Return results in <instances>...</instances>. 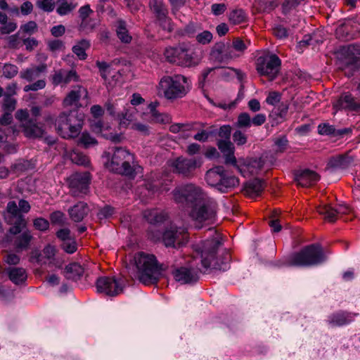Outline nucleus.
I'll return each instance as SVG.
<instances>
[{
    "label": "nucleus",
    "instance_id": "obj_1",
    "mask_svg": "<svg viewBox=\"0 0 360 360\" xmlns=\"http://www.w3.org/2000/svg\"><path fill=\"white\" fill-rule=\"evenodd\" d=\"M174 202L184 209H191L190 217L198 223H212L216 217L217 202L202 189L193 184L175 188L172 191Z\"/></svg>",
    "mask_w": 360,
    "mask_h": 360
},
{
    "label": "nucleus",
    "instance_id": "obj_2",
    "mask_svg": "<svg viewBox=\"0 0 360 360\" xmlns=\"http://www.w3.org/2000/svg\"><path fill=\"white\" fill-rule=\"evenodd\" d=\"M212 237L202 243V248L198 250L200 256L201 265L203 269H199L200 272H206L209 269L225 271L229 269L230 256L226 253L220 262L216 255L219 246L221 245V238L213 228L209 229Z\"/></svg>",
    "mask_w": 360,
    "mask_h": 360
},
{
    "label": "nucleus",
    "instance_id": "obj_3",
    "mask_svg": "<svg viewBox=\"0 0 360 360\" xmlns=\"http://www.w3.org/2000/svg\"><path fill=\"white\" fill-rule=\"evenodd\" d=\"M134 262L138 279L146 285L157 283L164 271L163 266L158 264L153 255L138 252L134 256Z\"/></svg>",
    "mask_w": 360,
    "mask_h": 360
},
{
    "label": "nucleus",
    "instance_id": "obj_4",
    "mask_svg": "<svg viewBox=\"0 0 360 360\" xmlns=\"http://www.w3.org/2000/svg\"><path fill=\"white\" fill-rule=\"evenodd\" d=\"M47 122H55L58 134L63 139H70L77 137L81 132L83 126V115L77 111L62 112L56 119L52 115L45 118Z\"/></svg>",
    "mask_w": 360,
    "mask_h": 360
},
{
    "label": "nucleus",
    "instance_id": "obj_5",
    "mask_svg": "<svg viewBox=\"0 0 360 360\" xmlns=\"http://www.w3.org/2000/svg\"><path fill=\"white\" fill-rule=\"evenodd\" d=\"M327 259V252H324L322 246L319 243H313L292 255L285 262L278 266H317L326 262Z\"/></svg>",
    "mask_w": 360,
    "mask_h": 360
},
{
    "label": "nucleus",
    "instance_id": "obj_6",
    "mask_svg": "<svg viewBox=\"0 0 360 360\" xmlns=\"http://www.w3.org/2000/svg\"><path fill=\"white\" fill-rule=\"evenodd\" d=\"M134 157L129 150L119 147L115 148L108 165V168L115 173L125 176H134L135 175Z\"/></svg>",
    "mask_w": 360,
    "mask_h": 360
},
{
    "label": "nucleus",
    "instance_id": "obj_7",
    "mask_svg": "<svg viewBox=\"0 0 360 360\" xmlns=\"http://www.w3.org/2000/svg\"><path fill=\"white\" fill-rule=\"evenodd\" d=\"M205 181L211 186L215 187L222 193L237 186L238 179L228 174L222 166H216L209 169L205 174Z\"/></svg>",
    "mask_w": 360,
    "mask_h": 360
},
{
    "label": "nucleus",
    "instance_id": "obj_8",
    "mask_svg": "<svg viewBox=\"0 0 360 360\" xmlns=\"http://www.w3.org/2000/svg\"><path fill=\"white\" fill-rule=\"evenodd\" d=\"M187 78L181 75L163 77L158 85V94L167 99L181 98L186 94Z\"/></svg>",
    "mask_w": 360,
    "mask_h": 360
},
{
    "label": "nucleus",
    "instance_id": "obj_9",
    "mask_svg": "<svg viewBox=\"0 0 360 360\" xmlns=\"http://www.w3.org/2000/svg\"><path fill=\"white\" fill-rule=\"evenodd\" d=\"M46 71V65L41 64L23 69L20 72V77L31 84L25 85L23 88L25 92L37 91L46 86V80L41 78L42 73Z\"/></svg>",
    "mask_w": 360,
    "mask_h": 360
},
{
    "label": "nucleus",
    "instance_id": "obj_10",
    "mask_svg": "<svg viewBox=\"0 0 360 360\" xmlns=\"http://www.w3.org/2000/svg\"><path fill=\"white\" fill-rule=\"evenodd\" d=\"M281 66V60L274 53L261 56L256 60V70L258 74L267 77L271 81L277 77Z\"/></svg>",
    "mask_w": 360,
    "mask_h": 360
},
{
    "label": "nucleus",
    "instance_id": "obj_11",
    "mask_svg": "<svg viewBox=\"0 0 360 360\" xmlns=\"http://www.w3.org/2000/svg\"><path fill=\"white\" fill-rule=\"evenodd\" d=\"M4 219L6 222L10 225L8 232L12 235H18L27 229V221L25 217L18 212V205L13 200L8 202Z\"/></svg>",
    "mask_w": 360,
    "mask_h": 360
},
{
    "label": "nucleus",
    "instance_id": "obj_12",
    "mask_svg": "<svg viewBox=\"0 0 360 360\" xmlns=\"http://www.w3.org/2000/svg\"><path fill=\"white\" fill-rule=\"evenodd\" d=\"M91 176L89 172L75 173L68 179L70 194L75 198H83L89 192Z\"/></svg>",
    "mask_w": 360,
    "mask_h": 360
},
{
    "label": "nucleus",
    "instance_id": "obj_13",
    "mask_svg": "<svg viewBox=\"0 0 360 360\" xmlns=\"http://www.w3.org/2000/svg\"><path fill=\"white\" fill-rule=\"evenodd\" d=\"M202 163L203 159L202 157L188 158L181 156L173 160L171 165L174 172L184 177H191L193 176L195 169L200 168Z\"/></svg>",
    "mask_w": 360,
    "mask_h": 360
},
{
    "label": "nucleus",
    "instance_id": "obj_14",
    "mask_svg": "<svg viewBox=\"0 0 360 360\" xmlns=\"http://www.w3.org/2000/svg\"><path fill=\"white\" fill-rule=\"evenodd\" d=\"M96 287L98 293L115 297L122 292L123 285L115 277L101 276L97 278Z\"/></svg>",
    "mask_w": 360,
    "mask_h": 360
},
{
    "label": "nucleus",
    "instance_id": "obj_15",
    "mask_svg": "<svg viewBox=\"0 0 360 360\" xmlns=\"http://www.w3.org/2000/svg\"><path fill=\"white\" fill-rule=\"evenodd\" d=\"M162 240L167 247H180L187 240L186 230L183 227L171 226L167 229L162 236Z\"/></svg>",
    "mask_w": 360,
    "mask_h": 360
},
{
    "label": "nucleus",
    "instance_id": "obj_16",
    "mask_svg": "<svg viewBox=\"0 0 360 360\" xmlns=\"http://www.w3.org/2000/svg\"><path fill=\"white\" fill-rule=\"evenodd\" d=\"M171 272L175 281L181 284L195 283L199 278L198 271L193 268L180 267Z\"/></svg>",
    "mask_w": 360,
    "mask_h": 360
},
{
    "label": "nucleus",
    "instance_id": "obj_17",
    "mask_svg": "<svg viewBox=\"0 0 360 360\" xmlns=\"http://www.w3.org/2000/svg\"><path fill=\"white\" fill-rule=\"evenodd\" d=\"M316 210L326 220L333 222L336 220L338 215L349 213L350 208L345 205H339L336 208H333L329 205H322L317 207Z\"/></svg>",
    "mask_w": 360,
    "mask_h": 360
},
{
    "label": "nucleus",
    "instance_id": "obj_18",
    "mask_svg": "<svg viewBox=\"0 0 360 360\" xmlns=\"http://www.w3.org/2000/svg\"><path fill=\"white\" fill-rule=\"evenodd\" d=\"M211 56L215 61L224 63L239 57V54H236L231 48H227L224 43L220 42L213 48Z\"/></svg>",
    "mask_w": 360,
    "mask_h": 360
},
{
    "label": "nucleus",
    "instance_id": "obj_19",
    "mask_svg": "<svg viewBox=\"0 0 360 360\" xmlns=\"http://www.w3.org/2000/svg\"><path fill=\"white\" fill-rule=\"evenodd\" d=\"M320 176L314 171L306 169L297 171L295 176V180L299 186L302 187L310 186L316 183Z\"/></svg>",
    "mask_w": 360,
    "mask_h": 360
},
{
    "label": "nucleus",
    "instance_id": "obj_20",
    "mask_svg": "<svg viewBox=\"0 0 360 360\" xmlns=\"http://www.w3.org/2000/svg\"><path fill=\"white\" fill-rule=\"evenodd\" d=\"M88 96V91L86 88L82 86H77L72 91H70L63 100V105L65 107L69 106H79V101L82 97L86 98Z\"/></svg>",
    "mask_w": 360,
    "mask_h": 360
},
{
    "label": "nucleus",
    "instance_id": "obj_21",
    "mask_svg": "<svg viewBox=\"0 0 360 360\" xmlns=\"http://www.w3.org/2000/svg\"><path fill=\"white\" fill-rule=\"evenodd\" d=\"M343 52L348 60V66L354 70L360 68V45L350 44L343 49Z\"/></svg>",
    "mask_w": 360,
    "mask_h": 360
},
{
    "label": "nucleus",
    "instance_id": "obj_22",
    "mask_svg": "<svg viewBox=\"0 0 360 360\" xmlns=\"http://www.w3.org/2000/svg\"><path fill=\"white\" fill-rule=\"evenodd\" d=\"M217 146L224 157L226 165H236V158L234 155V146L231 140H218Z\"/></svg>",
    "mask_w": 360,
    "mask_h": 360
},
{
    "label": "nucleus",
    "instance_id": "obj_23",
    "mask_svg": "<svg viewBox=\"0 0 360 360\" xmlns=\"http://www.w3.org/2000/svg\"><path fill=\"white\" fill-rule=\"evenodd\" d=\"M89 207L87 203L79 201L73 206L70 207L68 210L70 219L75 222H81L89 214Z\"/></svg>",
    "mask_w": 360,
    "mask_h": 360
},
{
    "label": "nucleus",
    "instance_id": "obj_24",
    "mask_svg": "<svg viewBox=\"0 0 360 360\" xmlns=\"http://www.w3.org/2000/svg\"><path fill=\"white\" fill-rule=\"evenodd\" d=\"M354 161L353 157L348 154L340 155L338 156L331 158L328 164L327 169L333 171L336 169H344L347 168Z\"/></svg>",
    "mask_w": 360,
    "mask_h": 360
},
{
    "label": "nucleus",
    "instance_id": "obj_25",
    "mask_svg": "<svg viewBox=\"0 0 360 360\" xmlns=\"http://www.w3.org/2000/svg\"><path fill=\"white\" fill-rule=\"evenodd\" d=\"M334 107L338 110H358L360 109V103L356 102L351 94L345 93L340 96Z\"/></svg>",
    "mask_w": 360,
    "mask_h": 360
},
{
    "label": "nucleus",
    "instance_id": "obj_26",
    "mask_svg": "<svg viewBox=\"0 0 360 360\" xmlns=\"http://www.w3.org/2000/svg\"><path fill=\"white\" fill-rule=\"evenodd\" d=\"M356 314L347 311H339L328 317V323L333 326H342L354 321Z\"/></svg>",
    "mask_w": 360,
    "mask_h": 360
},
{
    "label": "nucleus",
    "instance_id": "obj_27",
    "mask_svg": "<svg viewBox=\"0 0 360 360\" xmlns=\"http://www.w3.org/2000/svg\"><path fill=\"white\" fill-rule=\"evenodd\" d=\"M15 238L13 241L15 248L18 251L26 250L30 248V243L33 240V236L31 231L25 229L20 233L15 235Z\"/></svg>",
    "mask_w": 360,
    "mask_h": 360
},
{
    "label": "nucleus",
    "instance_id": "obj_28",
    "mask_svg": "<svg viewBox=\"0 0 360 360\" xmlns=\"http://www.w3.org/2000/svg\"><path fill=\"white\" fill-rule=\"evenodd\" d=\"M23 130L25 136L29 138H41L45 132L43 126L39 125L34 119L23 123Z\"/></svg>",
    "mask_w": 360,
    "mask_h": 360
},
{
    "label": "nucleus",
    "instance_id": "obj_29",
    "mask_svg": "<svg viewBox=\"0 0 360 360\" xmlns=\"http://www.w3.org/2000/svg\"><path fill=\"white\" fill-rule=\"evenodd\" d=\"M265 186V182L259 179L250 180L245 184V192L250 197L258 196L263 191Z\"/></svg>",
    "mask_w": 360,
    "mask_h": 360
},
{
    "label": "nucleus",
    "instance_id": "obj_30",
    "mask_svg": "<svg viewBox=\"0 0 360 360\" xmlns=\"http://www.w3.org/2000/svg\"><path fill=\"white\" fill-rule=\"evenodd\" d=\"M9 279L15 285L24 283L27 279V273L22 267H9L6 269Z\"/></svg>",
    "mask_w": 360,
    "mask_h": 360
},
{
    "label": "nucleus",
    "instance_id": "obj_31",
    "mask_svg": "<svg viewBox=\"0 0 360 360\" xmlns=\"http://www.w3.org/2000/svg\"><path fill=\"white\" fill-rule=\"evenodd\" d=\"M77 6L75 0H57L56 1V11L60 16L70 14Z\"/></svg>",
    "mask_w": 360,
    "mask_h": 360
},
{
    "label": "nucleus",
    "instance_id": "obj_32",
    "mask_svg": "<svg viewBox=\"0 0 360 360\" xmlns=\"http://www.w3.org/2000/svg\"><path fill=\"white\" fill-rule=\"evenodd\" d=\"M63 274L67 279L77 281L83 275L84 269L78 263H71L65 266Z\"/></svg>",
    "mask_w": 360,
    "mask_h": 360
},
{
    "label": "nucleus",
    "instance_id": "obj_33",
    "mask_svg": "<svg viewBox=\"0 0 360 360\" xmlns=\"http://www.w3.org/2000/svg\"><path fill=\"white\" fill-rule=\"evenodd\" d=\"M116 34L119 39L124 44H129L131 41V36L127 28V23L124 20L119 19L115 24Z\"/></svg>",
    "mask_w": 360,
    "mask_h": 360
},
{
    "label": "nucleus",
    "instance_id": "obj_34",
    "mask_svg": "<svg viewBox=\"0 0 360 360\" xmlns=\"http://www.w3.org/2000/svg\"><path fill=\"white\" fill-rule=\"evenodd\" d=\"M183 46L168 47L165 49L164 55L167 60L171 63L179 65V58L182 52Z\"/></svg>",
    "mask_w": 360,
    "mask_h": 360
},
{
    "label": "nucleus",
    "instance_id": "obj_35",
    "mask_svg": "<svg viewBox=\"0 0 360 360\" xmlns=\"http://www.w3.org/2000/svg\"><path fill=\"white\" fill-rule=\"evenodd\" d=\"M105 106L109 115L118 120L124 105L122 103L121 101H116L115 102L109 101L105 103Z\"/></svg>",
    "mask_w": 360,
    "mask_h": 360
},
{
    "label": "nucleus",
    "instance_id": "obj_36",
    "mask_svg": "<svg viewBox=\"0 0 360 360\" xmlns=\"http://www.w3.org/2000/svg\"><path fill=\"white\" fill-rule=\"evenodd\" d=\"M179 61L181 63H179L178 65L185 67L195 66L198 64V61L193 56V53L189 51L185 46H183Z\"/></svg>",
    "mask_w": 360,
    "mask_h": 360
},
{
    "label": "nucleus",
    "instance_id": "obj_37",
    "mask_svg": "<svg viewBox=\"0 0 360 360\" xmlns=\"http://www.w3.org/2000/svg\"><path fill=\"white\" fill-rule=\"evenodd\" d=\"M144 217L150 224L160 223L165 220L166 215L158 210H148Z\"/></svg>",
    "mask_w": 360,
    "mask_h": 360
},
{
    "label": "nucleus",
    "instance_id": "obj_38",
    "mask_svg": "<svg viewBox=\"0 0 360 360\" xmlns=\"http://www.w3.org/2000/svg\"><path fill=\"white\" fill-rule=\"evenodd\" d=\"M149 4L157 18H162L164 15L167 14V10L162 0H150Z\"/></svg>",
    "mask_w": 360,
    "mask_h": 360
},
{
    "label": "nucleus",
    "instance_id": "obj_39",
    "mask_svg": "<svg viewBox=\"0 0 360 360\" xmlns=\"http://www.w3.org/2000/svg\"><path fill=\"white\" fill-rule=\"evenodd\" d=\"M158 187L153 182L147 181L137 188V192L143 197H149L158 192Z\"/></svg>",
    "mask_w": 360,
    "mask_h": 360
},
{
    "label": "nucleus",
    "instance_id": "obj_40",
    "mask_svg": "<svg viewBox=\"0 0 360 360\" xmlns=\"http://www.w3.org/2000/svg\"><path fill=\"white\" fill-rule=\"evenodd\" d=\"M226 45L227 48H231L236 54H239V56H240L248 48L245 42L240 38L234 39L231 45L229 44Z\"/></svg>",
    "mask_w": 360,
    "mask_h": 360
},
{
    "label": "nucleus",
    "instance_id": "obj_41",
    "mask_svg": "<svg viewBox=\"0 0 360 360\" xmlns=\"http://www.w3.org/2000/svg\"><path fill=\"white\" fill-rule=\"evenodd\" d=\"M229 18L231 23L238 25L245 22L246 16L243 9H235L230 13Z\"/></svg>",
    "mask_w": 360,
    "mask_h": 360
},
{
    "label": "nucleus",
    "instance_id": "obj_42",
    "mask_svg": "<svg viewBox=\"0 0 360 360\" xmlns=\"http://www.w3.org/2000/svg\"><path fill=\"white\" fill-rule=\"evenodd\" d=\"M70 159L72 162L79 165L87 166L89 164V160L86 155L77 150H73L70 154Z\"/></svg>",
    "mask_w": 360,
    "mask_h": 360
},
{
    "label": "nucleus",
    "instance_id": "obj_43",
    "mask_svg": "<svg viewBox=\"0 0 360 360\" xmlns=\"http://www.w3.org/2000/svg\"><path fill=\"white\" fill-rule=\"evenodd\" d=\"M236 126L238 128L248 129L251 127V117L247 112L240 113L236 122Z\"/></svg>",
    "mask_w": 360,
    "mask_h": 360
},
{
    "label": "nucleus",
    "instance_id": "obj_44",
    "mask_svg": "<svg viewBox=\"0 0 360 360\" xmlns=\"http://www.w3.org/2000/svg\"><path fill=\"white\" fill-rule=\"evenodd\" d=\"M119 124L120 127H127L129 125V124L133 120V115L132 114L129 113L128 110L125 108V106H123L122 111L121 114L119 115Z\"/></svg>",
    "mask_w": 360,
    "mask_h": 360
},
{
    "label": "nucleus",
    "instance_id": "obj_45",
    "mask_svg": "<svg viewBox=\"0 0 360 360\" xmlns=\"http://www.w3.org/2000/svg\"><path fill=\"white\" fill-rule=\"evenodd\" d=\"M38 30V26L35 21H28L25 24H23L20 26L19 32L20 33H23L25 34H33L37 32Z\"/></svg>",
    "mask_w": 360,
    "mask_h": 360
},
{
    "label": "nucleus",
    "instance_id": "obj_46",
    "mask_svg": "<svg viewBox=\"0 0 360 360\" xmlns=\"http://www.w3.org/2000/svg\"><path fill=\"white\" fill-rule=\"evenodd\" d=\"M200 30H202V26L200 23L190 22L185 26L182 34L188 37H191L194 35L197 32Z\"/></svg>",
    "mask_w": 360,
    "mask_h": 360
},
{
    "label": "nucleus",
    "instance_id": "obj_47",
    "mask_svg": "<svg viewBox=\"0 0 360 360\" xmlns=\"http://www.w3.org/2000/svg\"><path fill=\"white\" fill-rule=\"evenodd\" d=\"M3 76L7 79H11L18 73V68L11 63H6L2 68Z\"/></svg>",
    "mask_w": 360,
    "mask_h": 360
},
{
    "label": "nucleus",
    "instance_id": "obj_48",
    "mask_svg": "<svg viewBox=\"0 0 360 360\" xmlns=\"http://www.w3.org/2000/svg\"><path fill=\"white\" fill-rule=\"evenodd\" d=\"M264 164V160L262 158H255L248 164V169L252 174H257L259 170L262 169Z\"/></svg>",
    "mask_w": 360,
    "mask_h": 360
},
{
    "label": "nucleus",
    "instance_id": "obj_49",
    "mask_svg": "<svg viewBox=\"0 0 360 360\" xmlns=\"http://www.w3.org/2000/svg\"><path fill=\"white\" fill-rule=\"evenodd\" d=\"M78 12L79 18L81 19L79 27H85V26L86 25V20H87L89 15L93 13V11L91 9L89 5H84L80 7Z\"/></svg>",
    "mask_w": 360,
    "mask_h": 360
},
{
    "label": "nucleus",
    "instance_id": "obj_50",
    "mask_svg": "<svg viewBox=\"0 0 360 360\" xmlns=\"http://www.w3.org/2000/svg\"><path fill=\"white\" fill-rule=\"evenodd\" d=\"M37 6L44 12H52L56 7V1L53 0H38Z\"/></svg>",
    "mask_w": 360,
    "mask_h": 360
},
{
    "label": "nucleus",
    "instance_id": "obj_51",
    "mask_svg": "<svg viewBox=\"0 0 360 360\" xmlns=\"http://www.w3.org/2000/svg\"><path fill=\"white\" fill-rule=\"evenodd\" d=\"M79 142L86 148L97 144V141L87 132L82 134Z\"/></svg>",
    "mask_w": 360,
    "mask_h": 360
},
{
    "label": "nucleus",
    "instance_id": "obj_52",
    "mask_svg": "<svg viewBox=\"0 0 360 360\" xmlns=\"http://www.w3.org/2000/svg\"><path fill=\"white\" fill-rule=\"evenodd\" d=\"M274 34L280 39H286L289 34V30L282 25H275L273 28Z\"/></svg>",
    "mask_w": 360,
    "mask_h": 360
},
{
    "label": "nucleus",
    "instance_id": "obj_53",
    "mask_svg": "<svg viewBox=\"0 0 360 360\" xmlns=\"http://www.w3.org/2000/svg\"><path fill=\"white\" fill-rule=\"evenodd\" d=\"M159 103L158 102H151L149 103L148 108L150 110L152 117L156 122H163L165 121V119L163 118L164 115L159 113L156 109Z\"/></svg>",
    "mask_w": 360,
    "mask_h": 360
},
{
    "label": "nucleus",
    "instance_id": "obj_54",
    "mask_svg": "<svg viewBox=\"0 0 360 360\" xmlns=\"http://www.w3.org/2000/svg\"><path fill=\"white\" fill-rule=\"evenodd\" d=\"M48 49L51 52H56L65 49V44L60 39H51L47 41Z\"/></svg>",
    "mask_w": 360,
    "mask_h": 360
},
{
    "label": "nucleus",
    "instance_id": "obj_55",
    "mask_svg": "<svg viewBox=\"0 0 360 360\" xmlns=\"http://www.w3.org/2000/svg\"><path fill=\"white\" fill-rule=\"evenodd\" d=\"M4 103H3V109L4 111H8L12 112L16 106V100L15 98L9 96V95H4Z\"/></svg>",
    "mask_w": 360,
    "mask_h": 360
},
{
    "label": "nucleus",
    "instance_id": "obj_56",
    "mask_svg": "<svg viewBox=\"0 0 360 360\" xmlns=\"http://www.w3.org/2000/svg\"><path fill=\"white\" fill-rule=\"evenodd\" d=\"M318 133L321 135H334L335 134V128L333 125L328 123H321L318 125Z\"/></svg>",
    "mask_w": 360,
    "mask_h": 360
},
{
    "label": "nucleus",
    "instance_id": "obj_57",
    "mask_svg": "<svg viewBox=\"0 0 360 360\" xmlns=\"http://www.w3.org/2000/svg\"><path fill=\"white\" fill-rule=\"evenodd\" d=\"M195 38L198 43L201 44H207L211 42L213 35L210 31L205 30L198 33Z\"/></svg>",
    "mask_w": 360,
    "mask_h": 360
},
{
    "label": "nucleus",
    "instance_id": "obj_58",
    "mask_svg": "<svg viewBox=\"0 0 360 360\" xmlns=\"http://www.w3.org/2000/svg\"><path fill=\"white\" fill-rule=\"evenodd\" d=\"M34 227L39 231H45L49 228L48 220L42 217H38L33 221Z\"/></svg>",
    "mask_w": 360,
    "mask_h": 360
},
{
    "label": "nucleus",
    "instance_id": "obj_59",
    "mask_svg": "<svg viewBox=\"0 0 360 360\" xmlns=\"http://www.w3.org/2000/svg\"><path fill=\"white\" fill-rule=\"evenodd\" d=\"M17 23L15 22H8L0 27V39L5 34H9L17 29Z\"/></svg>",
    "mask_w": 360,
    "mask_h": 360
},
{
    "label": "nucleus",
    "instance_id": "obj_60",
    "mask_svg": "<svg viewBox=\"0 0 360 360\" xmlns=\"http://www.w3.org/2000/svg\"><path fill=\"white\" fill-rule=\"evenodd\" d=\"M61 246L63 250L68 254L75 252L77 249V243L74 239L68 240V241L63 242Z\"/></svg>",
    "mask_w": 360,
    "mask_h": 360
},
{
    "label": "nucleus",
    "instance_id": "obj_61",
    "mask_svg": "<svg viewBox=\"0 0 360 360\" xmlns=\"http://www.w3.org/2000/svg\"><path fill=\"white\" fill-rule=\"evenodd\" d=\"M50 220L53 224L63 225L65 220V214L61 211H55L51 214Z\"/></svg>",
    "mask_w": 360,
    "mask_h": 360
},
{
    "label": "nucleus",
    "instance_id": "obj_62",
    "mask_svg": "<svg viewBox=\"0 0 360 360\" xmlns=\"http://www.w3.org/2000/svg\"><path fill=\"white\" fill-rule=\"evenodd\" d=\"M157 20L163 30L169 32L173 30L172 20L167 16V14L164 15L162 18L160 17Z\"/></svg>",
    "mask_w": 360,
    "mask_h": 360
},
{
    "label": "nucleus",
    "instance_id": "obj_63",
    "mask_svg": "<svg viewBox=\"0 0 360 360\" xmlns=\"http://www.w3.org/2000/svg\"><path fill=\"white\" fill-rule=\"evenodd\" d=\"M231 127L230 125H223L218 131L219 140H229L231 138Z\"/></svg>",
    "mask_w": 360,
    "mask_h": 360
},
{
    "label": "nucleus",
    "instance_id": "obj_64",
    "mask_svg": "<svg viewBox=\"0 0 360 360\" xmlns=\"http://www.w3.org/2000/svg\"><path fill=\"white\" fill-rule=\"evenodd\" d=\"M79 77L75 70L70 71L64 70V84H67L72 81L78 82Z\"/></svg>",
    "mask_w": 360,
    "mask_h": 360
}]
</instances>
